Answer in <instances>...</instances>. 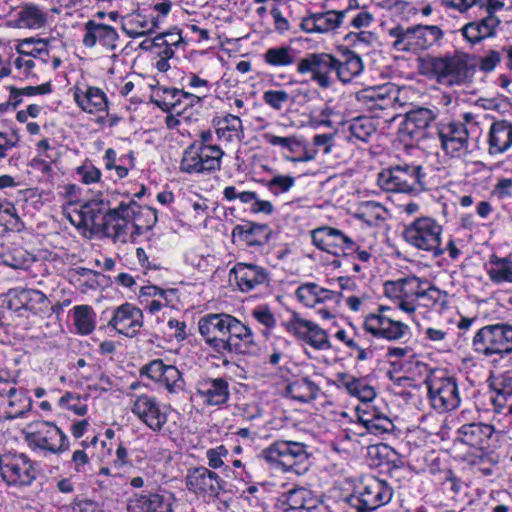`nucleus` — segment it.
<instances>
[{"label": "nucleus", "instance_id": "nucleus-26", "mask_svg": "<svg viewBox=\"0 0 512 512\" xmlns=\"http://www.w3.org/2000/svg\"><path fill=\"white\" fill-rule=\"evenodd\" d=\"M494 432L492 425L481 422L468 423L457 430V440L471 448L483 451L490 447L489 442Z\"/></svg>", "mask_w": 512, "mask_h": 512}, {"label": "nucleus", "instance_id": "nucleus-16", "mask_svg": "<svg viewBox=\"0 0 512 512\" xmlns=\"http://www.w3.org/2000/svg\"><path fill=\"white\" fill-rule=\"evenodd\" d=\"M262 458L271 464L281 465L286 470L294 469L308 459L306 446L301 442L278 440L265 448Z\"/></svg>", "mask_w": 512, "mask_h": 512}, {"label": "nucleus", "instance_id": "nucleus-20", "mask_svg": "<svg viewBox=\"0 0 512 512\" xmlns=\"http://www.w3.org/2000/svg\"><path fill=\"white\" fill-rule=\"evenodd\" d=\"M108 326L126 337H134L143 326L142 311L133 304L126 302L113 310Z\"/></svg>", "mask_w": 512, "mask_h": 512}, {"label": "nucleus", "instance_id": "nucleus-55", "mask_svg": "<svg viewBox=\"0 0 512 512\" xmlns=\"http://www.w3.org/2000/svg\"><path fill=\"white\" fill-rule=\"evenodd\" d=\"M170 392H176L182 388V375L174 365H168L159 380Z\"/></svg>", "mask_w": 512, "mask_h": 512}, {"label": "nucleus", "instance_id": "nucleus-23", "mask_svg": "<svg viewBox=\"0 0 512 512\" xmlns=\"http://www.w3.org/2000/svg\"><path fill=\"white\" fill-rule=\"evenodd\" d=\"M256 347L251 328L234 317L230 332L223 347V354H250Z\"/></svg>", "mask_w": 512, "mask_h": 512}, {"label": "nucleus", "instance_id": "nucleus-17", "mask_svg": "<svg viewBox=\"0 0 512 512\" xmlns=\"http://www.w3.org/2000/svg\"><path fill=\"white\" fill-rule=\"evenodd\" d=\"M313 244L320 250L339 256L354 250L355 242L341 230L321 226L311 231Z\"/></svg>", "mask_w": 512, "mask_h": 512}, {"label": "nucleus", "instance_id": "nucleus-11", "mask_svg": "<svg viewBox=\"0 0 512 512\" xmlns=\"http://www.w3.org/2000/svg\"><path fill=\"white\" fill-rule=\"evenodd\" d=\"M29 428L34 430L28 432L25 439L32 449L45 450L53 454L68 450L67 436L52 422L40 421L29 425Z\"/></svg>", "mask_w": 512, "mask_h": 512}, {"label": "nucleus", "instance_id": "nucleus-39", "mask_svg": "<svg viewBox=\"0 0 512 512\" xmlns=\"http://www.w3.org/2000/svg\"><path fill=\"white\" fill-rule=\"evenodd\" d=\"M362 70L363 62L361 57L349 49L343 51L341 59L337 58L335 73L342 83H349Z\"/></svg>", "mask_w": 512, "mask_h": 512}, {"label": "nucleus", "instance_id": "nucleus-35", "mask_svg": "<svg viewBox=\"0 0 512 512\" xmlns=\"http://www.w3.org/2000/svg\"><path fill=\"white\" fill-rule=\"evenodd\" d=\"M74 100L83 111L88 113L104 112L108 107L107 97L98 87H87L85 90L76 87Z\"/></svg>", "mask_w": 512, "mask_h": 512}, {"label": "nucleus", "instance_id": "nucleus-28", "mask_svg": "<svg viewBox=\"0 0 512 512\" xmlns=\"http://www.w3.org/2000/svg\"><path fill=\"white\" fill-rule=\"evenodd\" d=\"M346 13L347 10L313 13L302 20L300 27L306 33H328L343 23Z\"/></svg>", "mask_w": 512, "mask_h": 512}, {"label": "nucleus", "instance_id": "nucleus-59", "mask_svg": "<svg viewBox=\"0 0 512 512\" xmlns=\"http://www.w3.org/2000/svg\"><path fill=\"white\" fill-rule=\"evenodd\" d=\"M21 53L23 55L17 57L14 61L15 67L19 69L20 73L23 74L26 78L35 77L36 73L34 72V68L41 65L36 62V60L30 58L29 55H26L24 51Z\"/></svg>", "mask_w": 512, "mask_h": 512}, {"label": "nucleus", "instance_id": "nucleus-56", "mask_svg": "<svg viewBox=\"0 0 512 512\" xmlns=\"http://www.w3.org/2000/svg\"><path fill=\"white\" fill-rule=\"evenodd\" d=\"M317 284L313 282L305 283L296 290L298 300L307 307H315L317 305Z\"/></svg>", "mask_w": 512, "mask_h": 512}, {"label": "nucleus", "instance_id": "nucleus-31", "mask_svg": "<svg viewBox=\"0 0 512 512\" xmlns=\"http://www.w3.org/2000/svg\"><path fill=\"white\" fill-rule=\"evenodd\" d=\"M487 143L490 155L508 151L512 146V123L507 120L493 122L488 132Z\"/></svg>", "mask_w": 512, "mask_h": 512}, {"label": "nucleus", "instance_id": "nucleus-52", "mask_svg": "<svg viewBox=\"0 0 512 512\" xmlns=\"http://www.w3.org/2000/svg\"><path fill=\"white\" fill-rule=\"evenodd\" d=\"M385 208L378 202L367 201L363 204L359 217L369 225H377L384 220Z\"/></svg>", "mask_w": 512, "mask_h": 512}, {"label": "nucleus", "instance_id": "nucleus-41", "mask_svg": "<svg viewBox=\"0 0 512 512\" xmlns=\"http://www.w3.org/2000/svg\"><path fill=\"white\" fill-rule=\"evenodd\" d=\"M279 501L282 503L284 511L311 509L314 507L315 499L310 490L298 487L283 493Z\"/></svg>", "mask_w": 512, "mask_h": 512}, {"label": "nucleus", "instance_id": "nucleus-38", "mask_svg": "<svg viewBox=\"0 0 512 512\" xmlns=\"http://www.w3.org/2000/svg\"><path fill=\"white\" fill-rule=\"evenodd\" d=\"M427 284V281H423L416 276H409L387 283L385 290L387 294H393L394 297H406L418 300L423 287Z\"/></svg>", "mask_w": 512, "mask_h": 512}, {"label": "nucleus", "instance_id": "nucleus-29", "mask_svg": "<svg viewBox=\"0 0 512 512\" xmlns=\"http://www.w3.org/2000/svg\"><path fill=\"white\" fill-rule=\"evenodd\" d=\"M232 275L242 292L251 291L269 280L268 273L263 267L251 263H237L230 270V276Z\"/></svg>", "mask_w": 512, "mask_h": 512}, {"label": "nucleus", "instance_id": "nucleus-3", "mask_svg": "<svg viewBox=\"0 0 512 512\" xmlns=\"http://www.w3.org/2000/svg\"><path fill=\"white\" fill-rule=\"evenodd\" d=\"M388 34L394 39L392 47L399 52L417 54L432 47L444 36L437 25H414L404 28L397 25L389 29Z\"/></svg>", "mask_w": 512, "mask_h": 512}, {"label": "nucleus", "instance_id": "nucleus-4", "mask_svg": "<svg viewBox=\"0 0 512 512\" xmlns=\"http://www.w3.org/2000/svg\"><path fill=\"white\" fill-rule=\"evenodd\" d=\"M443 227L434 218L418 217L403 230L404 240L414 248L431 254L434 258L441 257L440 249Z\"/></svg>", "mask_w": 512, "mask_h": 512}, {"label": "nucleus", "instance_id": "nucleus-49", "mask_svg": "<svg viewBox=\"0 0 512 512\" xmlns=\"http://www.w3.org/2000/svg\"><path fill=\"white\" fill-rule=\"evenodd\" d=\"M391 92V87L383 85L363 90L362 96L364 99L374 102L375 107L385 109L395 100V97L392 96Z\"/></svg>", "mask_w": 512, "mask_h": 512}, {"label": "nucleus", "instance_id": "nucleus-43", "mask_svg": "<svg viewBox=\"0 0 512 512\" xmlns=\"http://www.w3.org/2000/svg\"><path fill=\"white\" fill-rule=\"evenodd\" d=\"M487 273L495 284H512V259L491 255L487 264Z\"/></svg>", "mask_w": 512, "mask_h": 512}, {"label": "nucleus", "instance_id": "nucleus-63", "mask_svg": "<svg viewBox=\"0 0 512 512\" xmlns=\"http://www.w3.org/2000/svg\"><path fill=\"white\" fill-rule=\"evenodd\" d=\"M501 61V54L496 50H491L479 61V69L483 72H492Z\"/></svg>", "mask_w": 512, "mask_h": 512}, {"label": "nucleus", "instance_id": "nucleus-42", "mask_svg": "<svg viewBox=\"0 0 512 512\" xmlns=\"http://www.w3.org/2000/svg\"><path fill=\"white\" fill-rule=\"evenodd\" d=\"M319 391V386L309 377L295 379L286 388L287 394L292 399L302 403H308L315 400Z\"/></svg>", "mask_w": 512, "mask_h": 512}, {"label": "nucleus", "instance_id": "nucleus-37", "mask_svg": "<svg viewBox=\"0 0 512 512\" xmlns=\"http://www.w3.org/2000/svg\"><path fill=\"white\" fill-rule=\"evenodd\" d=\"M158 19L141 13H132L122 22L123 31L130 38H138L153 33L158 28Z\"/></svg>", "mask_w": 512, "mask_h": 512}, {"label": "nucleus", "instance_id": "nucleus-48", "mask_svg": "<svg viewBox=\"0 0 512 512\" xmlns=\"http://www.w3.org/2000/svg\"><path fill=\"white\" fill-rule=\"evenodd\" d=\"M74 323L77 331L82 335H89L95 329V313L94 310L87 305L75 306Z\"/></svg>", "mask_w": 512, "mask_h": 512}, {"label": "nucleus", "instance_id": "nucleus-61", "mask_svg": "<svg viewBox=\"0 0 512 512\" xmlns=\"http://www.w3.org/2000/svg\"><path fill=\"white\" fill-rule=\"evenodd\" d=\"M19 141V136L14 130L0 131V159L7 156V150L15 147Z\"/></svg>", "mask_w": 512, "mask_h": 512}, {"label": "nucleus", "instance_id": "nucleus-58", "mask_svg": "<svg viewBox=\"0 0 512 512\" xmlns=\"http://www.w3.org/2000/svg\"><path fill=\"white\" fill-rule=\"evenodd\" d=\"M223 196L228 201L239 199V201L243 204H248V203L253 204L254 201L257 200L256 192H254V191L237 192V190L234 186L225 187L223 190Z\"/></svg>", "mask_w": 512, "mask_h": 512}, {"label": "nucleus", "instance_id": "nucleus-9", "mask_svg": "<svg viewBox=\"0 0 512 512\" xmlns=\"http://www.w3.org/2000/svg\"><path fill=\"white\" fill-rule=\"evenodd\" d=\"M392 496L393 489L385 481L370 478L347 498V502L356 512H372L388 504Z\"/></svg>", "mask_w": 512, "mask_h": 512}, {"label": "nucleus", "instance_id": "nucleus-15", "mask_svg": "<svg viewBox=\"0 0 512 512\" xmlns=\"http://www.w3.org/2000/svg\"><path fill=\"white\" fill-rule=\"evenodd\" d=\"M391 308L380 306L378 313L368 315L364 321V328L375 337L389 341L403 338L409 333V327L400 320H395Z\"/></svg>", "mask_w": 512, "mask_h": 512}, {"label": "nucleus", "instance_id": "nucleus-60", "mask_svg": "<svg viewBox=\"0 0 512 512\" xmlns=\"http://www.w3.org/2000/svg\"><path fill=\"white\" fill-rule=\"evenodd\" d=\"M228 455V450L223 446H217L216 448L208 449L206 452V458L208 465L212 469L221 468L224 465L223 457Z\"/></svg>", "mask_w": 512, "mask_h": 512}, {"label": "nucleus", "instance_id": "nucleus-18", "mask_svg": "<svg viewBox=\"0 0 512 512\" xmlns=\"http://www.w3.org/2000/svg\"><path fill=\"white\" fill-rule=\"evenodd\" d=\"M223 483L217 473L203 466L189 469L186 476L187 489L200 496L218 497Z\"/></svg>", "mask_w": 512, "mask_h": 512}, {"label": "nucleus", "instance_id": "nucleus-44", "mask_svg": "<svg viewBox=\"0 0 512 512\" xmlns=\"http://www.w3.org/2000/svg\"><path fill=\"white\" fill-rule=\"evenodd\" d=\"M9 297L18 300L20 306H13V299L8 302V308L14 311L19 309L33 310L36 307H29V302L34 301L38 304H44L47 301L46 295L36 289H10L7 293Z\"/></svg>", "mask_w": 512, "mask_h": 512}, {"label": "nucleus", "instance_id": "nucleus-1", "mask_svg": "<svg viewBox=\"0 0 512 512\" xmlns=\"http://www.w3.org/2000/svg\"><path fill=\"white\" fill-rule=\"evenodd\" d=\"M77 217L78 222L71 219L77 227L121 243H127L144 231L151 230L157 222L155 209L140 206L134 200L121 202L116 208H110L103 200L87 201L81 205Z\"/></svg>", "mask_w": 512, "mask_h": 512}, {"label": "nucleus", "instance_id": "nucleus-40", "mask_svg": "<svg viewBox=\"0 0 512 512\" xmlns=\"http://www.w3.org/2000/svg\"><path fill=\"white\" fill-rule=\"evenodd\" d=\"M299 52L289 46L282 45L268 48L263 54L265 64L273 68H286L298 64Z\"/></svg>", "mask_w": 512, "mask_h": 512}, {"label": "nucleus", "instance_id": "nucleus-64", "mask_svg": "<svg viewBox=\"0 0 512 512\" xmlns=\"http://www.w3.org/2000/svg\"><path fill=\"white\" fill-rule=\"evenodd\" d=\"M253 317L267 329H271L276 324V319L267 307H259L252 311Z\"/></svg>", "mask_w": 512, "mask_h": 512}, {"label": "nucleus", "instance_id": "nucleus-47", "mask_svg": "<svg viewBox=\"0 0 512 512\" xmlns=\"http://www.w3.org/2000/svg\"><path fill=\"white\" fill-rule=\"evenodd\" d=\"M19 21L23 27L40 29L46 25L47 15L38 6L27 4L19 12Z\"/></svg>", "mask_w": 512, "mask_h": 512}, {"label": "nucleus", "instance_id": "nucleus-57", "mask_svg": "<svg viewBox=\"0 0 512 512\" xmlns=\"http://www.w3.org/2000/svg\"><path fill=\"white\" fill-rule=\"evenodd\" d=\"M263 101L272 109L280 111L289 101V94L284 90H267L263 93Z\"/></svg>", "mask_w": 512, "mask_h": 512}, {"label": "nucleus", "instance_id": "nucleus-7", "mask_svg": "<svg viewBox=\"0 0 512 512\" xmlns=\"http://www.w3.org/2000/svg\"><path fill=\"white\" fill-rule=\"evenodd\" d=\"M473 348L485 356L512 352V325L496 323L482 327L473 338Z\"/></svg>", "mask_w": 512, "mask_h": 512}, {"label": "nucleus", "instance_id": "nucleus-21", "mask_svg": "<svg viewBox=\"0 0 512 512\" xmlns=\"http://www.w3.org/2000/svg\"><path fill=\"white\" fill-rule=\"evenodd\" d=\"M132 413L153 432H160L167 422V413L154 397L140 395L134 401Z\"/></svg>", "mask_w": 512, "mask_h": 512}, {"label": "nucleus", "instance_id": "nucleus-13", "mask_svg": "<svg viewBox=\"0 0 512 512\" xmlns=\"http://www.w3.org/2000/svg\"><path fill=\"white\" fill-rule=\"evenodd\" d=\"M436 133L442 150L451 157L460 158L469 152V132L466 123L451 120L439 122Z\"/></svg>", "mask_w": 512, "mask_h": 512}, {"label": "nucleus", "instance_id": "nucleus-8", "mask_svg": "<svg viewBox=\"0 0 512 512\" xmlns=\"http://www.w3.org/2000/svg\"><path fill=\"white\" fill-rule=\"evenodd\" d=\"M424 384L428 390L429 401L438 412L452 411L460 405L458 385L454 377L431 373Z\"/></svg>", "mask_w": 512, "mask_h": 512}, {"label": "nucleus", "instance_id": "nucleus-12", "mask_svg": "<svg viewBox=\"0 0 512 512\" xmlns=\"http://www.w3.org/2000/svg\"><path fill=\"white\" fill-rule=\"evenodd\" d=\"M336 63L337 58L330 53H309L299 59L296 71L301 75L311 74L312 81L327 89L333 84Z\"/></svg>", "mask_w": 512, "mask_h": 512}, {"label": "nucleus", "instance_id": "nucleus-25", "mask_svg": "<svg viewBox=\"0 0 512 512\" xmlns=\"http://www.w3.org/2000/svg\"><path fill=\"white\" fill-rule=\"evenodd\" d=\"M266 143L287 149L292 155L285 156V160L292 163L308 162L315 159L317 151L308 149L304 141L297 136L281 137L271 133L263 134Z\"/></svg>", "mask_w": 512, "mask_h": 512}, {"label": "nucleus", "instance_id": "nucleus-46", "mask_svg": "<svg viewBox=\"0 0 512 512\" xmlns=\"http://www.w3.org/2000/svg\"><path fill=\"white\" fill-rule=\"evenodd\" d=\"M164 98L163 101H157L158 106L163 111H171L177 114L179 117H182L184 121H189L190 116L185 115V110H182L183 103V90H179L177 88H164L163 89Z\"/></svg>", "mask_w": 512, "mask_h": 512}, {"label": "nucleus", "instance_id": "nucleus-50", "mask_svg": "<svg viewBox=\"0 0 512 512\" xmlns=\"http://www.w3.org/2000/svg\"><path fill=\"white\" fill-rule=\"evenodd\" d=\"M349 131L356 139L367 142L376 132V126L374 121L369 117H357L351 121Z\"/></svg>", "mask_w": 512, "mask_h": 512}, {"label": "nucleus", "instance_id": "nucleus-62", "mask_svg": "<svg viewBox=\"0 0 512 512\" xmlns=\"http://www.w3.org/2000/svg\"><path fill=\"white\" fill-rule=\"evenodd\" d=\"M167 366L168 365H166L163 360L155 359L149 364L145 365L142 369V372L145 373L150 379L159 382Z\"/></svg>", "mask_w": 512, "mask_h": 512}, {"label": "nucleus", "instance_id": "nucleus-27", "mask_svg": "<svg viewBox=\"0 0 512 512\" xmlns=\"http://www.w3.org/2000/svg\"><path fill=\"white\" fill-rule=\"evenodd\" d=\"M170 493L135 494L127 505L128 512H173Z\"/></svg>", "mask_w": 512, "mask_h": 512}, {"label": "nucleus", "instance_id": "nucleus-14", "mask_svg": "<svg viewBox=\"0 0 512 512\" xmlns=\"http://www.w3.org/2000/svg\"><path fill=\"white\" fill-rule=\"evenodd\" d=\"M233 320L234 316L230 314L211 313L198 321V330L205 343L219 354H223V347Z\"/></svg>", "mask_w": 512, "mask_h": 512}, {"label": "nucleus", "instance_id": "nucleus-36", "mask_svg": "<svg viewBox=\"0 0 512 512\" xmlns=\"http://www.w3.org/2000/svg\"><path fill=\"white\" fill-rule=\"evenodd\" d=\"M501 21L495 14L487 15L479 21L470 22L462 28V35L471 43L493 37Z\"/></svg>", "mask_w": 512, "mask_h": 512}, {"label": "nucleus", "instance_id": "nucleus-5", "mask_svg": "<svg viewBox=\"0 0 512 512\" xmlns=\"http://www.w3.org/2000/svg\"><path fill=\"white\" fill-rule=\"evenodd\" d=\"M422 170L421 165H395L379 173L378 184L388 192L419 193L425 189Z\"/></svg>", "mask_w": 512, "mask_h": 512}, {"label": "nucleus", "instance_id": "nucleus-6", "mask_svg": "<svg viewBox=\"0 0 512 512\" xmlns=\"http://www.w3.org/2000/svg\"><path fill=\"white\" fill-rule=\"evenodd\" d=\"M224 151L218 145L188 146L180 162V171L187 174L212 173L221 169Z\"/></svg>", "mask_w": 512, "mask_h": 512}, {"label": "nucleus", "instance_id": "nucleus-45", "mask_svg": "<svg viewBox=\"0 0 512 512\" xmlns=\"http://www.w3.org/2000/svg\"><path fill=\"white\" fill-rule=\"evenodd\" d=\"M216 134L219 140L232 142L243 134L242 120L238 115L227 114L218 121Z\"/></svg>", "mask_w": 512, "mask_h": 512}, {"label": "nucleus", "instance_id": "nucleus-10", "mask_svg": "<svg viewBox=\"0 0 512 512\" xmlns=\"http://www.w3.org/2000/svg\"><path fill=\"white\" fill-rule=\"evenodd\" d=\"M0 475L8 486L25 487L36 479L37 471L25 454L7 453L0 456Z\"/></svg>", "mask_w": 512, "mask_h": 512}, {"label": "nucleus", "instance_id": "nucleus-53", "mask_svg": "<svg viewBox=\"0 0 512 512\" xmlns=\"http://www.w3.org/2000/svg\"><path fill=\"white\" fill-rule=\"evenodd\" d=\"M8 408L5 410L7 419H16L22 417L24 413L30 409V399L16 392V397L8 398Z\"/></svg>", "mask_w": 512, "mask_h": 512}, {"label": "nucleus", "instance_id": "nucleus-54", "mask_svg": "<svg viewBox=\"0 0 512 512\" xmlns=\"http://www.w3.org/2000/svg\"><path fill=\"white\" fill-rule=\"evenodd\" d=\"M295 184V178L289 175H275L266 181L265 186L275 196L288 192Z\"/></svg>", "mask_w": 512, "mask_h": 512}, {"label": "nucleus", "instance_id": "nucleus-51", "mask_svg": "<svg viewBox=\"0 0 512 512\" xmlns=\"http://www.w3.org/2000/svg\"><path fill=\"white\" fill-rule=\"evenodd\" d=\"M418 300H421L422 305L426 307H433L436 305L444 307L447 304V293L428 283L423 287Z\"/></svg>", "mask_w": 512, "mask_h": 512}, {"label": "nucleus", "instance_id": "nucleus-19", "mask_svg": "<svg viewBox=\"0 0 512 512\" xmlns=\"http://www.w3.org/2000/svg\"><path fill=\"white\" fill-rule=\"evenodd\" d=\"M286 327L289 332L315 349L325 350L331 347L326 331L312 321L295 314Z\"/></svg>", "mask_w": 512, "mask_h": 512}, {"label": "nucleus", "instance_id": "nucleus-34", "mask_svg": "<svg viewBox=\"0 0 512 512\" xmlns=\"http://www.w3.org/2000/svg\"><path fill=\"white\" fill-rule=\"evenodd\" d=\"M271 230L268 225L246 222L232 230V237L238 238L247 246H262L269 241Z\"/></svg>", "mask_w": 512, "mask_h": 512}, {"label": "nucleus", "instance_id": "nucleus-33", "mask_svg": "<svg viewBox=\"0 0 512 512\" xmlns=\"http://www.w3.org/2000/svg\"><path fill=\"white\" fill-rule=\"evenodd\" d=\"M357 419L366 428L367 432L374 435L391 432L394 428L392 420L374 407H366L365 409L358 407Z\"/></svg>", "mask_w": 512, "mask_h": 512}, {"label": "nucleus", "instance_id": "nucleus-2", "mask_svg": "<svg viewBox=\"0 0 512 512\" xmlns=\"http://www.w3.org/2000/svg\"><path fill=\"white\" fill-rule=\"evenodd\" d=\"M420 72L429 78H434L444 86L463 85L472 76L469 66V56L465 53H455L443 57L427 56L422 59Z\"/></svg>", "mask_w": 512, "mask_h": 512}, {"label": "nucleus", "instance_id": "nucleus-24", "mask_svg": "<svg viewBox=\"0 0 512 512\" xmlns=\"http://www.w3.org/2000/svg\"><path fill=\"white\" fill-rule=\"evenodd\" d=\"M437 109L418 107L405 114L402 132L413 140H420L429 136L427 129L437 118Z\"/></svg>", "mask_w": 512, "mask_h": 512}, {"label": "nucleus", "instance_id": "nucleus-32", "mask_svg": "<svg viewBox=\"0 0 512 512\" xmlns=\"http://www.w3.org/2000/svg\"><path fill=\"white\" fill-rule=\"evenodd\" d=\"M491 400L498 413L512 414V371L497 377L491 384Z\"/></svg>", "mask_w": 512, "mask_h": 512}, {"label": "nucleus", "instance_id": "nucleus-22", "mask_svg": "<svg viewBox=\"0 0 512 512\" xmlns=\"http://www.w3.org/2000/svg\"><path fill=\"white\" fill-rule=\"evenodd\" d=\"M119 34L113 26L90 19L84 24L82 44L86 48H94L97 44L108 51L118 46Z\"/></svg>", "mask_w": 512, "mask_h": 512}, {"label": "nucleus", "instance_id": "nucleus-30", "mask_svg": "<svg viewBox=\"0 0 512 512\" xmlns=\"http://www.w3.org/2000/svg\"><path fill=\"white\" fill-rule=\"evenodd\" d=\"M197 395L211 406L225 404L230 396L229 384L224 378H203L196 384Z\"/></svg>", "mask_w": 512, "mask_h": 512}]
</instances>
